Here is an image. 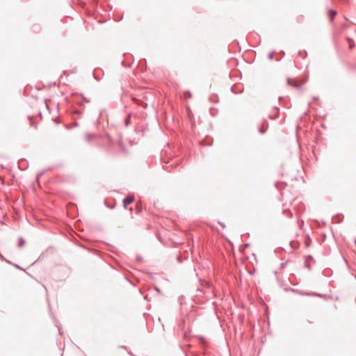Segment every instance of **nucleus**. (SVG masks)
Wrapping results in <instances>:
<instances>
[{
  "mask_svg": "<svg viewBox=\"0 0 356 356\" xmlns=\"http://www.w3.org/2000/svg\"><path fill=\"white\" fill-rule=\"evenodd\" d=\"M330 19H332V17H334V15L336 14V13L334 11H330Z\"/></svg>",
  "mask_w": 356,
  "mask_h": 356,
  "instance_id": "nucleus-3",
  "label": "nucleus"
},
{
  "mask_svg": "<svg viewBox=\"0 0 356 356\" xmlns=\"http://www.w3.org/2000/svg\"><path fill=\"white\" fill-rule=\"evenodd\" d=\"M134 201V195H129L123 200V206L124 208H127L128 204H130Z\"/></svg>",
  "mask_w": 356,
  "mask_h": 356,
  "instance_id": "nucleus-1",
  "label": "nucleus"
},
{
  "mask_svg": "<svg viewBox=\"0 0 356 356\" xmlns=\"http://www.w3.org/2000/svg\"><path fill=\"white\" fill-rule=\"evenodd\" d=\"M304 81H300V82H298V81H291V80H288V83L289 85H291L294 87H299L301 85H302L304 83Z\"/></svg>",
  "mask_w": 356,
  "mask_h": 356,
  "instance_id": "nucleus-2",
  "label": "nucleus"
},
{
  "mask_svg": "<svg viewBox=\"0 0 356 356\" xmlns=\"http://www.w3.org/2000/svg\"><path fill=\"white\" fill-rule=\"evenodd\" d=\"M355 243L356 244V240L355 241Z\"/></svg>",
  "mask_w": 356,
  "mask_h": 356,
  "instance_id": "nucleus-4",
  "label": "nucleus"
}]
</instances>
